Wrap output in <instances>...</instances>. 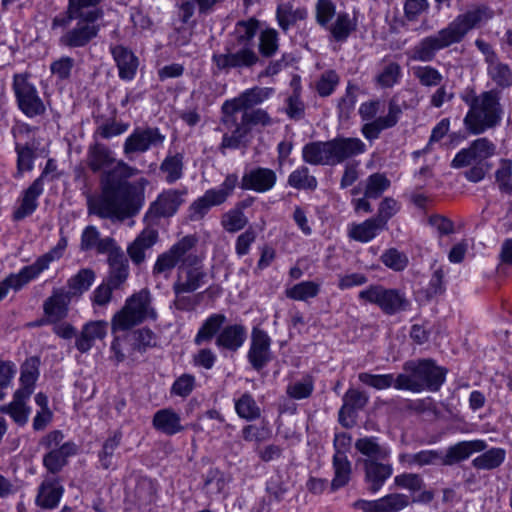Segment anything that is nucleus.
Wrapping results in <instances>:
<instances>
[{"label":"nucleus","instance_id":"obj_1","mask_svg":"<svg viewBox=\"0 0 512 512\" xmlns=\"http://www.w3.org/2000/svg\"><path fill=\"white\" fill-rule=\"evenodd\" d=\"M85 163L93 173L101 172L100 194H86L90 214L122 222L139 213L144 195L128 181L138 174L137 168L122 160L117 161L112 150L99 142L88 147Z\"/></svg>","mask_w":512,"mask_h":512},{"label":"nucleus","instance_id":"obj_2","mask_svg":"<svg viewBox=\"0 0 512 512\" xmlns=\"http://www.w3.org/2000/svg\"><path fill=\"white\" fill-rule=\"evenodd\" d=\"M492 18V12L486 6H475L459 14L445 28L423 38L412 49L413 60L432 61L436 52L453 44L460 43L469 31Z\"/></svg>","mask_w":512,"mask_h":512},{"label":"nucleus","instance_id":"obj_3","mask_svg":"<svg viewBox=\"0 0 512 512\" xmlns=\"http://www.w3.org/2000/svg\"><path fill=\"white\" fill-rule=\"evenodd\" d=\"M461 99L469 107L463 122L470 134H483L501 123L504 109L498 90L491 89L477 94L474 89H466Z\"/></svg>","mask_w":512,"mask_h":512},{"label":"nucleus","instance_id":"obj_4","mask_svg":"<svg viewBox=\"0 0 512 512\" xmlns=\"http://www.w3.org/2000/svg\"><path fill=\"white\" fill-rule=\"evenodd\" d=\"M365 150L366 145L359 138L336 137L329 141L307 143L302 149V158L311 165L335 166Z\"/></svg>","mask_w":512,"mask_h":512},{"label":"nucleus","instance_id":"obj_5","mask_svg":"<svg viewBox=\"0 0 512 512\" xmlns=\"http://www.w3.org/2000/svg\"><path fill=\"white\" fill-rule=\"evenodd\" d=\"M447 370L431 359L409 360L403 364V373L396 377V389L419 393L438 391L445 381Z\"/></svg>","mask_w":512,"mask_h":512},{"label":"nucleus","instance_id":"obj_6","mask_svg":"<svg viewBox=\"0 0 512 512\" xmlns=\"http://www.w3.org/2000/svg\"><path fill=\"white\" fill-rule=\"evenodd\" d=\"M156 318L157 312L152 306L150 291L141 289L128 297L121 310L115 313L111 320V328L113 332L127 331L148 319Z\"/></svg>","mask_w":512,"mask_h":512},{"label":"nucleus","instance_id":"obj_7","mask_svg":"<svg viewBox=\"0 0 512 512\" xmlns=\"http://www.w3.org/2000/svg\"><path fill=\"white\" fill-rule=\"evenodd\" d=\"M198 239L195 235H186L174 243L167 251L158 255L153 266V275L166 274L176 267L194 266L201 263L196 254Z\"/></svg>","mask_w":512,"mask_h":512},{"label":"nucleus","instance_id":"obj_8","mask_svg":"<svg viewBox=\"0 0 512 512\" xmlns=\"http://www.w3.org/2000/svg\"><path fill=\"white\" fill-rule=\"evenodd\" d=\"M382 103L380 100H369L359 107V115L363 121H367L362 128L363 136L373 141L379 138L383 130L394 127L402 114V109L395 99H391L388 105V113L386 116L376 117L380 111Z\"/></svg>","mask_w":512,"mask_h":512},{"label":"nucleus","instance_id":"obj_9","mask_svg":"<svg viewBox=\"0 0 512 512\" xmlns=\"http://www.w3.org/2000/svg\"><path fill=\"white\" fill-rule=\"evenodd\" d=\"M67 247L66 237H61L57 245L49 252L40 256L33 264L25 266L17 274H11L0 284V301L7 295L10 288L19 290L30 280L47 269L51 262L59 259Z\"/></svg>","mask_w":512,"mask_h":512},{"label":"nucleus","instance_id":"obj_10","mask_svg":"<svg viewBox=\"0 0 512 512\" xmlns=\"http://www.w3.org/2000/svg\"><path fill=\"white\" fill-rule=\"evenodd\" d=\"M67 247L66 237H61L57 245L49 252L40 256L33 264L25 266L17 274H11L0 284V301L7 295L10 288L19 290L30 280L47 269L51 262L59 259Z\"/></svg>","mask_w":512,"mask_h":512},{"label":"nucleus","instance_id":"obj_11","mask_svg":"<svg viewBox=\"0 0 512 512\" xmlns=\"http://www.w3.org/2000/svg\"><path fill=\"white\" fill-rule=\"evenodd\" d=\"M63 439V433L54 430L40 440V445L49 450L43 457V465L51 474L59 473L67 464L68 458L77 452L75 443H62Z\"/></svg>","mask_w":512,"mask_h":512},{"label":"nucleus","instance_id":"obj_12","mask_svg":"<svg viewBox=\"0 0 512 512\" xmlns=\"http://www.w3.org/2000/svg\"><path fill=\"white\" fill-rule=\"evenodd\" d=\"M238 183L236 174L226 176L223 183L217 189L207 190L203 196L196 199L189 207V218L192 221H199L204 218L213 206L223 204L232 194Z\"/></svg>","mask_w":512,"mask_h":512},{"label":"nucleus","instance_id":"obj_13","mask_svg":"<svg viewBox=\"0 0 512 512\" xmlns=\"http://www.w3.org/2000/svg\"><path fill=\"white\" fill-rule=\"evenodd\" d=\"M271 124V117L263 109H250L243 111L237 129H234L231 134L225 133L223 135L220 149H237L240 146L245 145L246 137L251 132L252 127L257 125L265 127Z\"/></svg>","mask_w":512,"mask_h":512},{"label":"nucleus","instance_id":"obj_14","mask_svg":"<svg viewBox=\"0 0 512 512\" xmlns=\"http://www.w3.org/2000/svg\"><path fill=\"white\" fill-rule=\"evenodd\" d=\"M359 298L377 305L385 314L393 315L407 310L409 301L397 289H387L380 285L370 286L359 293Z\"/></svg>","mask_w":512,"mask_h":512},{"label":"nucleus","instance_id":"obj_15","mask_svg":"<svg viewBox=\"0 0 512 512\" xmlns=\"http://www.w3.org/2000/svg\"><path fill=\"white\" fill-rule=\"evenodd\" d=\"M212 61L220 71L249 69L256 65L259 57L255 49L228 44L224 53H214Z\"/></svg>","mask_w":512,"mask_h":512},{"label":"nucleus","instance_id":"obj_16","mask_svg":"<svg viewBox=\"0 0 512 512\" xmlns=\"http://www.w3.org/2000/svg\"><path fill=\"white\" fill-rule=\"evenodd\" d=\"M13 89L18 106L28 117L44 114L45 105L38 96L36 88L28 81L26 74H16L13 81Z\"/></svg>","mask_w":512,"mask_h":512},{"label":"nucleus","instance_id":"obj_17","mask_svg":"<svg viewBox=\"0 0 512 512\" xmlns=\"http://www.w3.org/2000/svg\"><path fill=\"white\" fill-rule=\"evenodd\" d=\"M496 152V146L487 138H478L468 148L460 150L451 162L452 168H463L471 164L484 163Z\"/></svg>","mask_w":512,"mask_h":512},{"label":"nucleus","instance_id":"obj_18","mask_svg":"<svg viewBox=\"0 0 512 512\" xmlns=\"http://www.w3.org/2000/svg\"><path fill=\"white\" fill-rule=\"evenodd\" d=\"M270 345L271 338L268 334L262 329L257 327L253 328L247 358L255 370L260 371L271 361L272 353Z\"/></svg>","mask_w":512,"mask_h":512},{"label":"nucleus","instance_id":"obj_19","mask_svg":"<svg viewBox=\"0 0 512 512\" xmlns=\"http://www.w3.org/2000/svg\"><path fill=\"white\" fill-rule=\"evenodd\" d=\"M187 190L168 189L163 191L151 204L148 216L152 218L171 217L184 203Z\"/></svg>","mask_w":512,"mask_h":512},{"label":"nucleus","instance_id":"obj_20","mask_svg":"<svg viewBox=\"0 0 512 512\" xmlns=\"http://www.w3.org/2000/svg\"><path fill=\"white\" fill-rule=\"evenodd\" d=\"M100 26L96 23L78 22L59 38L61 46L74 49L87 46L98 36Z\"/></svg>","mask_w":512,"mask_h":512},{"label":"nucleus","instance_id":"obj_21","mask_svg":"<svg viewBox=\"0 0 512 512\" xmlns=\"http://www.w3.org/2000/svg\"><path fill=\"white\" fill-rule=\"evenodd\" d=\"M384 460L364 459V481L371 493H377L393 474V467Z\"/></svg>","mask_w":512,"mask_h":512},{"label":"nucleus","instance_id":"obj_22","mask_svg":"<svg viewBox=\"0 0 512 512\" xmlns=\"http://www.w3.org/2000/svg\"><path fill=\"white\" fill-rule=\"evenodd\" d=\"M165 137L157 128L136 129L124 143V153L146 152L153 146L163 143Z\"/></svg>","mask_w":512,"mask_h":512},{"label":"nucleus","instance_id":"obj_23","mask_svg":"<svg viewBox=\"0 0 512 512\" xmlns=\"http://www.w3.org/2000/svg\"><path fill=\"white\" fill-rule=\"evenodd\" d=\"M72 297L64 288H57L52 291L43 303V311L47 317L46 323H57L66 318L69 311V304Z\"/></svg>","mask_w":512,"mask_h":512},{"label":"nucleus","instance_id":"obj_24","mask_svg":"<svg viewBox=\"0 0 512 512\" xmlns=\"http://www.w3.org/2000/svg\"><path fill=\"white\" fill-rule=\"evenodd\" d=\"M107 263L109 271L106 280L112 287L120 289L129 276V262L120 246L107 254Z\"/></svg>","mask_w":512,"mask_h":512},{"label":"nucleus","instance_id":"obj_25","mask_svg":"<svg viewBox=\"0 0 512 512\" xmlns=\"http://www.w3.org/2000/svg\"><path fill=\"white\" fill-rule=\"evenodd\" d=\"M277 181L275 171L269 168L258 167L246 172L241 179V187L245 190H252L264 193L271 190Z\"/></svg>","mask_w":512,"mask_h":512},{"label":"nucleus","instance_id":"obj_26","mask_svg":"<svg viewBox=\"0 0 512 512\" xmlns=\"http://www.w3.org/2000/svg\"><path fill=\"white\" fill-rule=\"evenodd\" d=\"M487 447L486 441L481 439L458 442L447 448L445 455L442 456L441 465H454L468 459L475 452H483Z\"/></svg>","mask_w":512,"mask_h":512},{"label":"nucleus","instance_id":"obj_27","mask_svg":"<svg viewBox=\"0 0 512 512\" xmlns=\"http://www.w3.org/2000/svg\"><path fill=\"white\" fill-rule=\"evenodd\" d=\"M207 278V273L201 263L194 266L178 267L176 279L172 285L178 291L194 293L202 287Z\"/></svg>","mask_w":512,"mask_h":512},{"label":"nucleus","instance_id":"obj_28","mask_svg":"<svg viewBox=\"0 0 512 512\" xmlns=\"http://www.w3.org/2000/svg\"><path fill=\"white\" fill-rule=\"evenodd\" d=\"M158 232L154 229H144L127 247V254L136 266H140L146 260V251L150 250L158 242Z\"/></svg>","mask_w":512,"mask_h":512},{"label":"nucleus","instance_id":"obj_29","mask_svg":"<svg viewBox=\"0 0 512 512\" xmlns=\"http://www.w3.org/2000/svg\"><path fill=\"white\" fill-rule=\"evenodd\" d=\"M118 247L112 237L101 238L100 232L95 226H87L81 235L80 249L82 251L95 250L98 254H109Z\"/></svg>","mask_w":512,"mask_h":512},{"label":"nucleus","instance_id":"obj_30","mask_svg":"<svg viewBox=\"0 0 512 512\" xmlns=\"http://www.w3.org/2000/svg\"><path fill=\"white\" fill-rule=\"evenodd\" d=\"M247 338V330L242 324H231L222 328L215 344L219 349L230 352L238 351Z\"/></svg>","mask_w":512,"mask_h":512},{"label":"nucleus","instance_id":"obj_31","mask_svg":"<svg viewBox=\"0 0 512 512\" xmlns=\"http://www.w3.org/2000/svg\"><path fill=\"white\" fill-rule=\"evenodd\" d=\"M63 492L64 488L58 479L47 477L38 487L35 503L43 509H53L59 504Z\"/></svg>","mask_w":512,"mask_h":512},{"label":"nucleus","instance_id":"obj_32","mask_svg":"<svg viewBox=\"0 0 512 512\" xmlns=\"http://www.w3.org/2000/svg\"><path fill=\"white\" fill-rule=\"evenodd\" d=\"M102 0H68L69 17L78 22L96 23L103 11L98 8Z\"/></svg>","mask_w":512,"mask_h":512},{"label":"nucleus","instance_id":"obj_33","mask_svg":"<svg viewBox=\"0 0 512 512\" xmlns=\"http://www.w3.org/2000/svg\"><path fill=\"white\" fill-rule=\"evenodd\" d=\"M108 323L103 320L86 323L76 337L75 346L81 353L88 352L96 340H102L107 334Z\"/></svg>","mask_w":512,"mask_h":512},{"label":"nucleus","instance_id":"obj_34","mask_svg":"<svg viewBox=\"0 0 512 512\" xmlns=\"http://www.w3.org/2000/svg\"><path fill=\"white\" fill-rule=\"evenodd\" d=\"M43 175L35 179L33 183L24 191L20 206L14 211L13 219L22 220L31 215L37 208V198L43 192Z\"/></svg>","mask_w":512,"mask_h":512},{"label":"nucleus","instance_id":"obj_35","mask_svg":"<svg viewBox=\"0 0 512 512\" xmlns=\"http://www.w3.org/2000/svg\"><path fill=\"white\" fill-rule=\"evenodd\" d=\"M110 50L119 69V77L123 80L133 79L138 68L134 53L122 45L112 46Z\"/></svg>","mask_w":512,"mask_h":512},{"label":"nucleus","instance_id":"obj_36","mask_svg":"<svg viewBox=\"0 0 512 512\" xmlns=\"http://www.w3.org/2000/svg\"><path fill=\"white\" fill-rule=\"evenodd\" d=\"M152 423L156 430L168 436L184 430L179 414L170 408L158 410L153 416Z\"/></svg>","mask_w":512,"mask_h":512},{"label":"nucleus","instance_id":"obj_37","mask_svg":"<svg viewBox=\"0 0 512 512\" xmlns=\"http://www.w3.org/2000/svg\"><path fill=\"white\" fill-rule=\"evenodd\" d=\"M368 395L357 389L350 388L343 396V405L339 411V421L344 427L350 425L345 422V416H351L355 411L363 409L368 403Z\"/></svg>","mask_w":512,"mask_h":512},{"label":"nucleus","instance_id":"obj_38","mask_svg":"<svg viewBox=\"0 0 512 512\" xmlns=\"http://www.w3.org/2000/svg\"><path fill=\"white\" fill-rule=\"evenodd\" d=\"M29 397L23 392H15L12 402L0 406V413L8 414L16 424L24 426L30 414V408L26 405Z\"/></svg>","mask_w":512,"mask_h":512},{"label":"nucleus","instance_id":"obj_39","mask_svg":"<svg viewBox=\"0 0 512 512\" xmlns=\"http://www.w3.org/2000/svg\"><path fill=\"white\" fill-rule=\"evenodd\" d=\"M334 477L331 481V489L338 490L348 484L351 478V462L344 451L335 452L333 456Z\"/></svg>","mask_w":512,"mask_h":512},{"label":"nucleus","instance_id":"obj_40","mask_svg":"<svg viewBox=\"0 0 512 512\" xmlns=\"http://www.w3.org/2000/svg\"><path fill=\"white\" fill-rule=\"evenodd\" d=\"M363 503L369 504L372 512H399L409 505V498L404 494L392 493L378 500Z\"/></svg>","mask_w":512,"mask_h":512},{"label":"nucleus","instance_id":"obj_41","mask_svg":"<svg viewBox=\"0 0 512 512\" xmlns=\"http://www.w3.org/2000/svg\"><path fill=\"white\" fill-rule=\"evenodd\" d=\"M259 25L260 22L256 18L238 21L234 30L235 40L231 44L254 49V38Z\"/></svg>","mask_w":512,"mask_h":512},{"label":"nucleus","instance_id":"obj_42","mask_svg":"<svg viewBox=\"0 0 512 512\" xmlns=\"http://www.w3.org/2000/svg\"><path fill=\"white\" fill-rule=\"evenodd\" d=\"M375 217L369 218L362 223L352 224L348 231V236L358 242L367 243L374 239L377 234L385 230Z\"/></svg>","mask_w":512,"mask_h":512},{"label":"nucleus","instance_id":"obj_43","mask_svg":"<svg viewBox=\"0 0 512 512\" xmlns=\"http://www.w3.org/2000/svg\"><path fill=\"white\" fill-rule=\"evenodd\" d=\"M226 322L224 314L215 313L210 315L199 328L194 343L202 345L203 343L210 342L222 330L223 324Z\"/></svg>","mask_w":512,"mask_h":512},{"label":"nucleus","instance_id":"obj_44","mask_svg":"<svg viewBox=\"0 0 512 512\" xmlns=\"http://www.w3.org/2000/svg\"><path fill=\"white\" fill-rule=\"evenodd\" d=\"M271 92V88L256 86L245 90L238 97L231 100L243 112L264 102L270 96Z\"/></svg>","mask_w":512,"mask_h":512},{"label":"nucleus","instance_id":"obj_45","mask_svg":"<svg viewBox=\"0 0 512 512\" xmlns=\"http://www.w3.org/2000/svg\"><path fill=\"white\" fill-rule=\"evenodd\" d=\"M506 459V451L503 448H491L474 458L472 466L477 470H493L500 467Z\"/></svg>","mask_w":512,"mask_h":512},{"label":"nucleus","instance_id":"obj_46","mask_svg":"<svg viewBox=\"0 0 512 512\" xmlns=\"http://www.w3.org/2000/svg\"><path fill=\"white\" fill-rule=\"evenodd\" d=\"M39 360L36 357L27 359L21 367V388L15 392H23L27 396H31L34 390L35 382L39 375Z\"/></svg>","mask_w":512,"mask_h":512},{"label":"nucleus","instance_id":"obj_47","mask_svg":"<svg viewBox=\"0 0 512 512\" xmlns=\"http://www.w3.org/2000/svg\"><path fill=\"white\" fill-rule=\"evenodd\" d=\"M355 449L366 456L365 459L385 460L390 454V451L386 447L381 446L375 437L359 438L355 442Z\"/></svg>","mask_w":512,"mask_h":512},{"label":"nucleus","instance_id":"obj_48","mask_svg":"<svg viewBox=\"0 0 512 512\" xmlns=\"http://www.w3.org/2000/svg\"><path fill=\"white\" fill-rule=\"evenodd\" d=\"M95 280V272L90 268L81 269L76 275L72 276L68 282V290L71 297H79L89 290Z\"/></svg>","mask_w":512,"mask_h":512},{"label":"nucleus","instance_id":"obj_49","mask_svg":"<svg viewBox=\"0 0 512 512\" xmlns=\"http://www.w3.org/2000/svg\"><path fill=\"white\" fill-rule=\"evenodd\" d=\"M184 156L182 153L167 155L160 165V171L165 174V181L173 184L183 176Z\"/></svg>","mask_w":512,"mask_h":512},{"label":"nucleus","instance_id":"obj_50","mask_svg":"<svg viewBox=\"0 0 512 512\" xmlns=\"http://www.w3.org/2000/svg\"><path fill=\"white\" fill-rule=\"evenodd\" d=\"M307 12L303 8L293 9L289 3L280 4L276 9V19L278 25L283 31H287L292 25L299 20H304Z\"/></svg>","mask_w":512,"mask_h":512},{"label":"nucleus","instance_id":"obj_51","mask_svg":"<svg viewBox=\"0 0 512 512\" xmlns=\"http://www.w3.org/2000/svg\"><path fill=\"white\" fill-rule=\"evenodd\" d=\"M442 455L437 450H422L414 454H401L399 461L404 464L425 466L441 464Z\"/></svg>","mask_w":512,"mask_h":512},{"label":"nucleus","instance_id":"obj_52","mask_svg":"<svg viewBox=\"0 0 512 512\" xmlns=\"http://www.w3.org/2000/svg\"><path fill=\"white\" fill-rule=\"evenodd\" d=\"M487 73L497 86L502 88L512 86V71L507 64L490 59Z\"/></svg>","mask_w":512,"mask_h":512},{"label":"nucleus","instance_id":"obj_53","mask_svg":"<svg viewBox=\"0 0 512 512\" xmlns=\"http://www.w3.org/2000/svg\"><path fill=\"white\" fill-rule=\"evenodd\" d=\"M235 410L239 417L248 421L258 419L261 415L259 406L249 393H244L235 402Z\"/></svg>","mask_w":512,"mask_h":512},{"label":"nucleus","instance_id":"obj_54","mask_svg":"<svg viewBox=\"0 0 512 512\" xmlns=\"http://www.w3.org/2000/svg\"><path fill=\"white\" fill-rule=\"evenodd\" d=\"M121 440L122 433L120 431H115L112 436L104 441L102 449L98 453L99 462L103 469L107 470L112 466V457L116 449L119 447Z\"/></svg>","mask_w":512,"mask_h":512},{"label":"nucleus","instance_id":"obj_55","mask_svg":"<svg viewBox=\"0 0 512 512\" xmlns=\"http://www.w3.org/2000/svg\"><path fill=\"white\" fill-rule=\"evenodd\" d=\"M320 291V285L313 281H303L286 290V296L297 301L314 298Z\"/></svg>","mask_w":512,"mask_h":512},{"label":"nucleus","instance_id":"obj_56","mask_svg":"<svg viewBox=\"0 0 512 512\" xmlns=\"http://www.w3.org/2000/svg\"><path fill=\"white\" fill-rule=\"evenodd\" d=\"M278 32L273 28H266L259 36V52L263 57L270 58L278 51Z\"/></svg>","mask_w":512,"mask_h":512},{"label":"nucleus","instance_id":"obj_57","mask_svg":"<svg viewBox=\"0 0 512 512\" xmlns=\"http://www.w3.org/2000/svg\"><path fill=\"white\" fill-rule=\"evenodd\" d=\"M358 379L363 384L377 390L394 387L396 389V378L393 374H371L367 372L359 373Z\"/></svg>","mask_w":512,"mask_h":512},{"label":"nucleus","instance_id":"obj_58","mask_svg":"<svg viewBox=\"0 0 512 512\" xmlns=\"http://www.w3.org/2000/svg\"><path fill=\"white\" fill-rule=\"evenodd\" d=\"M288 184L296 189L314 190L317 187V180L309 175V169L305 166L293 171L288 178Z\"/></svg>","mask_w":512,"mask_h":512},{"label":"nucleus","instance_id":"obj_59","mask_svg":"<svg viewBox=\"0 0 512 512\" xmlns=\"http://www.w3.org/2000/svg\"><path fill=\"white\" fill-rule=\"evenodd\" d=\"M390 187V180L381 173H374L366 180L364 195L366 198H378Z\"/></svg>","mask_w":512,"mask_h":512},{"label":"nucleus","instance_id":"obj_60","mask_svg":"<svg viewBox=\"0 0 512 512\" xmlns=\"http://www.w3.org/2000/svg\"><path fill=\"white\" fill-rule=\"evenodd\" d=\"M248 223L247 217L240 208L232 209L223 214L221 224L229 233H235L243 229Z\"/></svg>","mask_w":512,"mask_h":512},{"label":"nucleus","instance_id":"obj_61","mask_svg":"<svg viewBox=\"0 0 512 512\" xmlns=\"http://www.w3.org/2000/svg\"><path fill=\"white\" fill-rule=\"evenodd\" d=\"M354 30L355 23H353L350 16L347 13H340L331 27V34L336 41L343 42Z\"/></svg>","mask_w":512,"mask_h":512},{"label":"nucleus","instance_id":"obj_62","mask_svg":"<svg viewBox=\"0 0 512 512\" xmlns=\"http://www.w3.org/2000/svg\"><path fill=\"white\" fill-rule=\"evenodd\" d=\"M174 293L173 306L175 309L179 311H193L200 303V294L197 295H187L192 294L187 291H177L178 289L172 287Z\"/></svg>","mask_w":512,"mask_h":512},{"label":"nucleus","instance_id":"obj_63","mask_svg":"<svg viewBox=\"0 0 512 512\" xmlns=\"http://www.w3.org/2000/svg\"><path fill=\"white\" fill-rule=\"evenodd\" d=\"M339 83V76L334 70L325 71L316 82V91L321 97H327L333 93Z\"/></svg>","mask_w":512,"mask_h":512},{"label":"nucleus","instance_id":"obj_64","mask_svg":"<svg viewBox=\"0 0 512 512\" xmlns=\"http://www.w3.org/2000/svg\"><path fill=\"white\" fill-rule=\"evenodd\" d=\"M383 264L394 271H402L408 265L407 256L395 248H390L381 256Z\"/></svg>","mask_w":512,"mask_h":512}]
</instances>
